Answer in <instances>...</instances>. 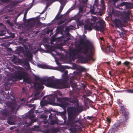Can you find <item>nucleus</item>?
<instances>
[{
	"label": "nucleus",
	"instance_id": "de8ad7c7",
	"mask_svg": "<svg viewBox=\"0 0 133 133\" xmlns=\"http://www.w3.org/2000/svg\"><path fill=\"white\" fill-rule=\"evenodd\" d=\"M33 19V18L29 19H26L25 21H26L27 22L29 23V22H30L31 21H32Z\"/></svg>",
	"mask_w": 133,
	"mask_h": 133
},
{
	"label": "nucleus",
	"instance_id": "ea45409f",
	"mask_svg": "<svg viewBox=\"0 0 133 133\" xmlns=\"http://www.w3.org/2000/svg\"><path fill=\"white\" fill-rule=\"evenodd\" d=\"M2 114V115L5 116H7L8 114V113L6 111H3Z\"/></svg>",
	"mask_w": 133,
	"mask_h": 133
},
{
	"label": "nucleus",
	"instance_id": "aec40b11",
	"mask_svg": "<svg viewBox=\"0 0 133 133\" xmlns=\"http://www.w3.org/2000/svg\"><path fill=\"white\" fill-rule=\"evenodd\" d=\"M0 26L3 28V29L0 31V36H3L6 34V27L2 23H0Z\"/></svg>",
	"mask_w": 133,
	"mask_h": 133
},
{
	"label": "nucleus",
	"instance_id": "f8f14e48",
	"mask_svg": "<svg viewBox=\"0 0 133 133\" xmlns=\"http://www.w3.org/2000/svg\"><path fill=\"white\" fill-rule=\"evenodd\" d=\"M23 54L25 57L29 58L30 59H32V54L30 51L28 47H25V50L23 51Z\"/></svg>",
	"mask_w": 133,
	"mask_h": 133
},
{
	"label": "nucleus",
	"instance_id": "338daca9",
	"mask_svg": "<svg viewBox=\"0 0 133 133\" xmlns=\"http://www.w3.org/2000/svg\"><path fill=\"white\" fill-rule=\"evenodd\" d=\"M26 16H25V15H24V17H23V20L24 21H25L26 20Z\"/></svg>",
	"mask_w": 133,
	"mask_h": 133
},
{
	"label": "nucleus",
	"instance_id": "72a5a7b5",
	"mask_svg": "<svg viewBox=\"0 0 133 133\" xmlns=\"http://www.w3.org/2000/svg\"><path fill=\"white\" fill-rule=\"evenodd\" d=\"M57 123V122L55 120H51L50 121V124L52 125L55 124Z\"/></svg>",
	"mask_w": 133,
	"mask_h": 133
},
{
	"label": "nucleus",
	"instance_id": "6ab92c4d",
	"mask_svg": "<svg viewBox=\"0 0 133 133\" xmlns=\"http://www.w3.org/2000/svg\"><path fill=\"white\" fill-rule=\"evenodd\" d=\"M42 84L45 85L44 84L41 82H35L34 83V85L35 88L39 89L42 90L44 88V86Z\"/></svg>",
	"mask_w": 133,
	"mask_h": 133
},
{
	"label": "nucleus",
	"instance_id": "864d4df0",
	"mask_svg": "<svg viewBox=\"0 0 133 133\" xmlns=\"http://www.w3.org/2000/svg\"><path fill=\"white\" fill-rule=\"evenodd\" d=\"M106 121L109 123L111 121V119L110 118L108 117L107 118Z\"/></svg>",
	"mask_w": 133,
	"mask_h": 133
},
{
	"label": "nucleus",
	"instance_id": "13d9d810",
	"mask_svg": "<svg viewBox=\"0 0 133 133\" xmlns=\"http://www.w3.org/2000/svg\"><path fill=\"white\" fill-rule=\"evenodd\" d=\"M64 21L62 20L60 21L59 23V24H62L64 23Z\"/></svg>",
	"mask_w": 133,
	"mask_h": 133
},
{
	"label": "nucleus",
	"instance_id": "c9c22d12",
	"mask_svg": "<svg viewBox=\"0 0 133 133\" xmlns=\"http://www.w3.org/2000/svg\"><path fill=\"white\" fill-rule=\"evenodd\" d=\"M83 6H80L79 8V13H82L83 12Z\"/></svg>",
	"mask_w": 133,
	"mask_h": 133
},
{
	"label": "nucleus",
	"instance_id": "423d86ee",
	"mask_svg": "<svg viewBox=\"0 0 133 133\" xmlns=\"http://www.w3.org/2000/svg\"><path fill=\"white\" fill-rule=\"evenodd\" d=\"M27 73L20 70H18L15 77L19 80L23 79V81L26 83H30L29 79Z\"/></svg>",
	"mask_w": 133,
	"mask_h": 133
},
{
	"label": "nucleus",
	"instance_id": "a211bd4d",
	"mask_svg": "<svg viewBox=\"0 0 133 133\" xmlns=\"http://www.w3.org/2000/svg\"><path fill=\"white\" fill-rule=\"evenodd\" d=\"M39 94L40 93L38 91L36 92L34 95V98L31 99L30 101V102L31 103H33L34 100L39 99L43 95V94L42 93L41 94L40 96L38 97V96L39 95Z\"/></svg>",
	"mask_w": 133,
	"mask_h": 133
},
{
	"label": "nucleus",
	"instance_id": "4c0bfd02",
	"mask_svg": "<svg viewBox=\"0 0 133 133\" xmlns=\"http://www.w3.org/2000/svg\"><path fill=\"white\" fill-rule=\"evenodd\" d=\"M56 117V115H53L52 114H51L49 116V118L51 119H53V117Z\"/></svg>",
	"mask_w": 133,
	"mask_h": 133
},
{
	"label": "nucleus",
	"instance_id": "dca6fc26",
	"mask_svg": "<svg viewBox=\"0 0 133 133\" xmlns=\"http://www.w3.org/2000/svg\"><path fill=\"white\" fill-rule=\"evenodd\" d=\"M24 121V124L26 125V126H30L32 124L36 121V119H25Z\"/></svg>",
	"mask_w": 133,
	"mask_h": 133
},
{
	"label": "nucleus",
	"instance_id": "37998d69",
	"mask_svg": "<svg viewBox=\"0 0 133 133\" xmlns=\"http://www.w3.org/2000/svg\"><path fill=\"white\" fill-rule=\"evenodd\" d=\"M90 78H91L92 80L94 81V82L95 84H97V81L96 79L92 77L91 76H90Z\"/></svg>",
	"mask_w": 133,
	"mask_h": 133
},
{
	"label": "nucleus",
	"instance_id": "f03ea898",
	"mask_svg": "<svg viewBox=\"0 0 133 133\" xmlns=\"http://www.w3.org/2000/svg\"><path fill=\"white\" fill-rule=\"evenodd\" d=\"M82 108L81 106L79 105L78 102L76 103L74 107L68 108L67 110L69 121L73 123L78 122L79 121L78 118L76 121L75 120L79 113L82 111Z\"/></svg>",
	"mask_w": 133,
	"mask_h": 133
},
{
	"label": "nucleus",
	"instance_id": "3c124183",
	"mask_svg": "<svg viewBox=\"0 0 133 133\" xmlns=\"http://www.w3.org/2000/svg\"><path fill=\"white\" fill-rule=\"evenodd\" d=\"M128 91L129 93H133V89L128 90Z\"/></svg>",
	"mask_w": 133,
	"mask_h": 133
},
{
	"label": "nucleus",
	"instance_id": "bb28decb",
	"mask_svg": "<svg viewBox=\"0 0 133 133\" xmlns=\"http://www.w3.org/2000/svg\"><path fill=\"white\" fill-rule=\"evenodd\" d=\"M107 49L108 50L109 52H114L115 50L114 46L112 45L108 46Z\"/></svg>",
	"mask_w": 133,
	"mask_h": 133
},
{
	"label": "nucleus",
	"instance_id": "c03bdc74",
	"mask_svg": "<svg viewBox=\"0 0 133 133\" xmlns=\"http://www.w3.org/2000/svg\"><path fill=\"white\" fill-rule=\"evenodd\" d=\"M101 6L105 8V6L104 5V2L103 0H101Z\"/></svg>",
	"mask_w": 133,
	"mask_h": 133
},
{
	"label": "nucleus",
	"instance_id": "4468645a",
	"mask_svg": "<svg viewBox=\"0 0 133 133\" xmlns=\"http://www.w3.org/2000/svg\"><path fill=\"white\" fill-rule=\"evenodd\" d=\"M113 22L116 28L120 29V28H122L123 25L122 22L119 19H115L114 20Z\"/></svg>",
	"mask_w": 133,
	"mask_h": 133
},
{
	"label": "nucleus",
	"instance_id": "58836bf2",
	"mask_svg": "<svg viewBox=\"0 0 133 133\" xmlns=\"http://www.w3.org/2000/svg\"><path fill=\"white\" fill-rule=\"evenodd\" d=\"M123 6H122V5H121L120 4L119 5H118L117 6V8L119 9H122V10H123L125 9L123 8H122V7Z\"/></svg>",
	"mask_w": 133,
	"mask_h": 133
},
{
	"label": "nucleus",
	"instance_id": "a19ab883",
	"mask_svg": "<svg viewBox=\"0 0 133 133\" xmlns=\"http://www.w3.org/2000/svg\"><path fill=\"white\" fill-rule=\"evenodd\" d=\"M47 1L48 2H50L51 4L53 2L57 1V0H45Z\"/></svg>",
	"mask_w": 133,
	"mask_h": 133
},
{
	"label": "nucleus",
	"instance_id": "49530a36",
	"mask_svg": "<svg viewBox=\"0 0 133 133\" xmlns=\"http://www.w3.org/2000/svg\"><path fill=\"white\" fill-rule=\"evenodd\" d=\"M47 116L46 115H42L41 116V118L44 119H46L47 118Z\"/></svg>",
	"mask_w": 133,
	"mask_h": 133
},
{
	"label": "nucleus",
	"instance_id": "e2e57ef3",
	"mask_svg": "<svg viewBox=\"0 0 133 133\" xmlns=\"http://www.w3.org/2000/svg\"><path fill=\"white\" fill-rule=\"evenodd\" d=\"M95 4H94V5H96V4L97 5V0H95Z\"/></svg>",
	"mask_w": 133,
	"mask_h": 133
},
{
	"label": "nucleus",
	"instance_id": "6e6552de",
	"mask_svg": "<svg viewBox=\"0 0 133 133\" xmlns=\"http://www.w3.org/2000/svg\"><path fill=\"white\" fill-rule=\"evenodd\" d=\"M117 103L119 106L121 107V109L120 110V113H122V117H124L125 118V121L128 120L129 118V112L127 110L124 105L122 104V103L119 101H117Z\"/></svg>",
	"mask_w": 133,
	"mask_h": 133
},
{
	"label": "nucleus",
	"instance_id": "9b49d317",
	"mask_svg": "<svg viewBox=\"0 0 133 133\" xmlns=\"http://www.w3.org/2000/svg\"><path fill=\"white\" fill-rule=\"evenodd\" d=\"M97 23L98 24L99 26L96 25L95 26V30L103 31L104 30L105 26V22L103 20H101L97 22Z\"/></svg>",
	"mask_w": 133,
	"mask_h": 133
},
{
	"label": "nucleus",
	"instance_id": "b1692460",
	"mask_svg": "<svg viewBox=\"0 0 133 133\" xmlns=\"http://www.w3.org/2000/svg\"><path fill=\"white\" fill-rule=\"evenodd\" d=\"M69 130L72 133H76L77 132L81 131V129L78 127H76L71 128L69 129Z\"/></svg>",
	"mask_w": 133,
	"mask_h": 133
},
{
	"label": "nucleus",
	"instance_id": "8fccbe9b",
	"mask_svg": "<svg viewBox=\"0 0 133 133\" xmlns=\"http://www.w3.org/2000/svg\"><path fill=\"white\" fill-rule=\"evenodd\" d=\"M58 131V129H54L53 130V131L54 132L56 133Z\"/></svg>",
	"mask_w": 133,
	"mask_h": 133
},
{
	"label": "nucleus",
	"instance_id": "cd10ccee",
	"mask_svg": "<svg viewBox=\"0 0 133 133\" xmlns=\"http://www.w3.org/2000/svg\"><path fill=\"white\" fill-rule=\"evenodd\" d=\"M77 70H78L80 73L84 71H85L86 69L85 68L82 66H79L77 69Z\"/></svg>",
	"mask_w": 133,
	"mask_h": 133
},
{
	"label": "nucleus",
	"instance_id": "680f3d73",
	"mask_svg": "<svg viewBox=\"0 0 133 133\" xmlns=\"http://www.w3.org/2000/svg\"><path fill=\"white\" fill-rule=\"evenodd\" d=\"M91 87L94 90L95 89L96 87H95L94 85H92Z\"/></svg>",
	"mask_w": 133,
	"mask_h": 133
},
{
	"label": "nucleus",
	"instance_id": "7c9ffc66",
	"mask_svg": "<svg viewBox=\"0 0 133 133\" xmlns=\"http://www.w3.org/2000/svg\"><path fill=\"white\" fill-rule=\"evenodd\" d=\"M130 63V62H129L127 61H126L124 62L123 64L124 65L127 66L128 67V68H129L130 67V66H128L129 65Z\"/></svg>",
	"mask_w": 133,
	"mask_h": 133
},
{
	"label": "nucleus",
	"instance_id": "603ef678",
	"mask_svg": "<svg viewBox=\"0 0 133 133\" xmlns=\"http://www.w3.org/2000/svg\"><path fill=\"white\" fill-rule=\"evenodd\" d=\"M121 64V61H120L119 62H118L116 64V65L117 66H119V65H120Z\"/></svg>",
	"mask_w": 133,
	"mask_h": 133
},
{
	"label": "nucleus",
	"instance_id": "69168bd1",
	"mask_svg": "<svg viewBox=\"0 0 133 133\" xmlns=\"http://www.w3.org/2000/svg\"><path fill=\"white\" fill-rule=\"evenodd\" d=\"M8 11L9 12H12L13 11V10L11 8H10L9 9H8Z\"/></svg>",
	"mask_w": 133,
	"mask_h": 133
},
{
	"label": "nucleus",
	"instance_id": "0e129e2a",
	"mask_svg": "<svg viewBox=\"0 0 133 133\" xmlns=\"http://www.w3.org/2000/svg\"><path fill=\"white\" fill-rule=\"evenodd\" d=\"M48 30L50 32H52L53 31V30L51 29H48Z\"/></svg>",
	"mask_w": 133,
	"mask_h": 133
},
{
	"label": "nucleus",
	"instance_id": "6e6d98bb",
	"mask_svg": "<svg viewBox=\"0 0 133 133\" xmlns=\"http://www.w3.org/2000/svg\"><path fill=\"white\" fill-rule=\"evenodd\" d=\"M95 10L94 9V8H93L92 9H91L90 10V12L92 13H93L94 12Z\"/></svg>",
	"mask_w": 133,
	"mask_h": 133
},
{
	"label": "nucleus",
	"instance_id": "bf43d9fd",
	"mask_svg": "<svg viewBox=\"0 0 133 133\" xmlns=\"http://www.w3.org/2000/svg\"><path fill=\"white\" fill-rule=\"evenodd\" d=\"M63 8L61 6L60 7L59 10V12L60 11V12H61L62 11L63 9Z\"/></svg>",
	"mask_w": 133,
	"mask_h": 133
},
{
	"label": "nucleus",
	"instance_id": "7ed1b4c3",
	"mask_svg": "<svg viewBox=\"0 0 133 133\" xmlns=\"http://www.w3.org/2000/svg\"><path fill=\"white\" fill-rule=\"evenodd\" d=\"M70 97H63L62 98L59 97L57 98L58 102H60L58 104V106L61 107L63 109L65 108L68 106L70 105L69 102L72 104L76 103L79 102V100L78 99V96L75 94H71L70 95Z\"/></svg>",
	"mask_w": 133,
	"mask_h": 133
},
{
	"label": "nucleus",
	"instance_id": "1a4fd4ad",
	"mask_svg": "<svg viewBox=\"0 0 133 133\" xmlns=\"http://www.w3.org/2000/svg\"><path fill=\"white\" fill-rule=\"evenodd\" d=\"M6 105L9 109H11V111L14 112L17 106V104L16 100H11L10 101H8L6 103Z\"/></svg>",
	"mask_w": 133,
	"mask_h": 133
},
{
	"label": "nucleus",
	"instance_id": "ddd939ff",
	"mask_svg": "<svg viewBox=\"0 0 133 133\" xmlns=\"http://www.w3.org/2000/svg\"><path fill=\"white\" fill-rule=\"evenodd\" d=\"M130 15V12L129 11H128L123 13L121 17V18L123 22H126L129 20Z\"/></svg>",
	"mask_w": 133,
	"mask_h": 133
},
{
	"label": "nucleus",
	"instance_id": "4be33fe9",
	"mask_svg": "<svg viewBox=\"0 0 133 133\" xmlns=\"http://www.w3.org/2000/svg\"><path fill=\"white\" fill-rule=\"evenodd\" d=\"M93 25V23H91L85 24L84 26V29L87 30H92V28L91 26Z\"/></svg>",
	"mask_w": 133,
	"mask_h": 133
},
{
	"label": "nucleus",
	"instance_id": "e433bc0d",
	"mask_svg": "<svg viewBox=\"0 0 133 133\" xmlns=\"http://www.w3.org/2000/svg\"><path fill=\"white\" fill-rule=\"evenodd\" d=\"M88 95L87 96H89L91 95V92L90 91H88ZM86 96H86L85 95H83L82 96L84 98H86Z\"/></svg>",
	"mask_w": 133,
	"mask_h": 133
},
{
	"label": "nucleus",
	"instance_id": "2eb2a0df",
	"mask_svg": "<svg viewBox=\"0 0 133 133\" xmlns=\"http://www.w3.org/2000/svg\"><path fill=\"white\" fill-rule=\"evenodd\" d=\"M74 19L76 21V23L77 24L78 28H79V26H82L84 25V20L82 19L80 20V17L78 16H75L74 17Z\"/></svg>",
	"mask_w": 133,
	"mask_h": 133
},
{
	"label": "nucleus",
	"instance_id": "774afa93",
	"mask_svg": "<svg viewBox=\"0 0 133 133\" xmlns=\"http://www.w3.org/2000/svg\"><path fill=\"white\" fill-rule=\"evenodd\" d=\"M15 127H11L10 128V129L11 130H14L15 128Z\"/></svg>",
	"mask_w": 133,
	"mask_h": 133
},
{
	"label": "nucleus",
	"instance_id": "c756f323",
	"mask_svg": "<svg viewBox=\"0 0 133 133\" xmlns=\"http://www.w3.org/2000/svg\"><path fill=\"white\" fill-rule=\"evenodd\" d=\"M11 37L12 38H14L15 37V34L11 32L10 33V35L9 36H8L6 38H9V37Z\"/></svg>",
	"mask_w": 133,
	"mask_h": 133
},
{
	"label": "nucleus",
	"instance_id": "09e8293b",
	"mask_svg": "<svg viewBox=\"0 0 133 133\" xmlns=\"http://www.w3.org/2000/svg\"><path fill=\"white\" fill-rule=\"evenodd\" d=\"M68 73V71L67 70H65L64 71L63 75H66L67 76V74Z\"/></svg>",
	"mask_w": 133,
	"mask_h": 133
},
{
	"label": "nucleus",
	"instance_id": "c85d7f7f",
	"mask_svg": "<svg viewBox=\"0 0 133 133\" xmlns=\"http://www.w3.org/2000/svg\"><path fill=\"white\" fill-rule=\"evenodd\" d=\"M53 51L55 53V54H54L52 52H51V55L54 57H55V56H56V55H58V56H60V54L59 53H58V52H57V51H56L55 50H53Z\"/></svg>",
	"mask_w": 133,
	"mask_h": 133
},
{
	"label": "nucleus",
	"instance_id": "4d7b16f0",
	"mask_svg": "<svg viewBox=\"0 0 133 133\" xmlns=\"http://www.w3.org/2000/svg\"><path fill=\"white\" fill-rule=\"evenodd\" d=\"M93 118L92 116H88L87 117V119L91 120L92 119V118Z\"/></svg>",
	"mask_w": 133,
	"mask_h": 133
},
{
	"label": "nucleus",
	"instance_id": "f704fd0d",
	"mask_svg": "<svg viewBox=\"0 0 133 133\" xmlns=\"http://www.w3.org/2000/svg\"><path fill=\"white\" fill-rule=\"evenodd\" d=\"M39 67L41 68L44 69L47 68V66L45 65L40 64L39 65Z\"/></svg>",
	"mask_w": 133,
	"mask_h": 133
},
{
	"label": "nucleus",
	"instance_id": "79ce46f5",
	"mask_svg": "<svg viewBox=\"0 0 133 133\" xmlns=\"http://www.w3.org/2000/svg\"><path fill=\"white\" fill-rule=\"evenodd\" d=\"M27 105L30 108H31L33 107V109H34V110L35 109V107H34V105H32L31 104H27Z\"/></svg>",
	"mask_w": 133,
	"mask_h": 133
},
{
	"label": "nucleus",
	"instance_id": "052dcab7",
	"mask_svg": "<svg viewBox=\"0 0 133 133\" xmlns=\"http://www.w3.org/2000/svg\"><path fill=\"white\" fill-rule=\"evenodd\" d=\"M3 1L5 3L8 2L9 1V0H3Z\"/></svg>",
	"mask_w": 133,
	"mask_h": 133
},
{
	"label": "nucleus",
	"instance_id": "412c9836",
	"mask_svg": "<svg viewBox=\"0 0 133 133\" xmlns=\"http://www.w3.org/2000/svg\"><path fill=\"white\" fill-rule=\"evenodd\" d=\"M34 112L33 111H30L28 112V118H23V120L22 122V124H24V119H32L34 118V116L33 115Z\"/></svg>",
	"mask_w": 133,
	"mask_h": 133
},
{
	"label": "nucleus",
	"instance_id": "473e14b6",
	"mask_svg": "<svg viewBox=\"0 0 133 133\" xmlns=\"http://www.w3.org/2000/svg\"><path fill=\"white\" fill-rule=\"evenodd\" d=\"M128 3L127 2H123L122 3H121L120 4L121 5H122L123 6H125V7L124 8L125 9L127 7V5Z\"/></svg>",
	"mask_w": 133,
	"mask_h": 133
},
{
	"label": "nucleus",
	"instance_id": "f257e3e1",
	"mask_svg": "<svg viewBox=\"0 0 133 133\" xmlns=\"http://www.w3.org/2000/svg\"><path fill=\"white\" fill-rule=\"evenodd\" d=\"M83 41L82 39H81L80 43L82 45L81 47L79 46L78 48L73 49L70 50L69 53L70 56L74 57L82 54L87 55V58L89 60L92 58L91 56L88 54V53L89 52L91 54L94 50L93 43L89 40H87L84 42H83Z\"/></svg>",
	"mask_w": 133,
	"mask_h": 133
},
{
	"label": "nucleus",
	"instance_id": "5fc2aeb1",
	"mask_svg": "<svg viewBox=\"0 0 133 133\" xmlns=\"http://www.w3.org/2000/svg\"><path fill=\"white\" fill-rule=\"evenodd\" d=\"M49 6V5L48 4V3H47L46 6L45 7V8L44 9L45 10H46Z\"/></svg>",
	"mask_w": 133,
	"mask_h": 133
},
{
	"label": "nucleus",
	"instance_id": "f3484780",
	"mask_svg": "<svg viewBox=\"0 0 133 133\" xmlns=\"http://www.w3.org/2000/svg\"><path fill=\"white\" fill-rule=\"evenodd\" d=\"M62 78L63 79V80L64 81H61V80H60L59 79H58V80H59L60 81L62 82H63V84L60 85L59 86V87L56 88H66L67 87H62V86L63 85H64L65 83V81L67 82V81L68 80V77L67 76V75H62Z\"/></svg>",
	"mask_w": 133,
	"mask_h": 133
},
{
	"label": "nucleus",
	"instance_id": "393cba45",
	"mask_svg": "<svg viewBox=\"0 0 133 133\" xmlns=\"http://www.w3.org/2000/svg\"><path fill=\"white\" fill-rule=\"evenodd\" d=\"M12 117L11 116L9 117L7 119V122L9 124L12 125L14 124V123L12 120Z\"/></svg>",
	"mask_w": 133,
	"mask_h": 133
},
{
	"label": "nucleus",
	"instance_id": "2f4dec72",
	"mask_svg": "<svg viewBox=\"0 0 133 133\" xmlns=\"http://www.w3.org/2000/svg\"><path fill=\"white\" fill-rule=\"evenodd\" d=\"M97 19V18L96 17H93L91 19V21H93L94 22L93 23V25L94 23L96 21V20Z\"/></svg>",
	"mask_w": 133,
	"mask_h": 133
},
{
	"label": "nucleus",
	"instance_id": "a18cd8bd",
	"mask_svg": "<svg viewBox=\"0 0 133 133\" xmlns=\"http://www.w3.org/2000/svg\"><path fill=\"white\" fill-rule=\"evenodd\" d=\"M63 16V15H61L60 16H56V19H61L62 18Z\"/></svg>",
	"mask_w": 133,
	"mask_h": 133
},
{
	"label": "nucleus",
	"instance_id": "9d476101",
	"mask_svg": "<svg viewBox=\"0 0 133 133\" xmlns=\"http://www.w3.org/2000/svg\"><path fill=\"white\" fill-rule=\"evenodd\" d=\"M124 30V29L122 28H120L119 30H115L116 36L117 38H122L123 39H125L126 35Z\"/></svg>",
	"mask_w": 133,
	"mask_h": 133
},
{
	"label": "nucleus",
	"instance_id": "20e7f679",
	"mask_svg": "<svg viewBox=\"0 0 133 133\" xmlns=\"http://www.w3.org/2000/svg\"><path fill=\"white\" fill-rule=\"evenodd\" d=\"M35 80L36 81H39L40 82L44 84L46 86L52 88H56L59 87L60 85L63 84V83L57 79L53 78L51 77L47 79L45 78H41L34 75Z\"/></svg>",
	"mask_w": 133,
	"mask_h": 133
},
{
	"label": "nucleus",
	"instance_id": "0eeeda50",
	"mask_svg": "<svg viewBox=\"0 0 133 133\" xmlns=\"http://www.w3.org/2000/svg\"><path fill=\"white\" fill-rule=\"evenodd\" d=\"M123 118L122 119L121 118L119 119L120 122L114 124L113 126L112 129L115 131L119 130V129H123V127L126 125L125 122L127 120L125 121V118L124 117H123Z\"/></svg>",
	"mask_w": 133,
	"mask_h": 133
},
{
	"label": "nucleus",
	"instance_id": "39448f33",
	"mask_svg": "<svg viewBox=\"0 0 133 133\" xmlns=\"http://www.w3.org/2000/svg\"><path fill=\"white\" fill-rule=\"evenodd\" d=\"M45 98V96H44L43 98V100L41 101L40 102L41 107H43L45 106H47L48 104L56 105L57 104L55 102L56 99L58 98L57 95L56 94H54L48 97L47 100H44Z\"/></svg>",
	"mask_w": 133,
	"mask_h": 133
},
{
	"label": "nucleus",
	"instance_id": "5701e85b",
	"mask_svg": "<svg viewBox=\"0 0 133 133\" xmlns=\"http://www.w3.org/2000/svg\"><path fill=\"white\" fill-rule=\"evenodd\" d=\"M95 6L97 9L99 10L98 12L100 14V15H101V14H103L105 10V8L101 5H98L97 4Z\"/></svg>",
	"mask_w": 133,
	"mask_h": 133
},
{
	"label": "nucleus",
	"instance_id": "a878e982",
	"mask_svg": "<svg viewBox=\"0 0 133 133\" xmlns=\"http://www.w3.org/2000/svg\"><path fill=\"white\" fill-rule=\"evenodd\" d=\"M19 62L27 66H29V63L26 60H24L20 59L19 60Z\"/></svg>",
	"mask_w": 133,
	"mask_h": 133
}]
</instances>
